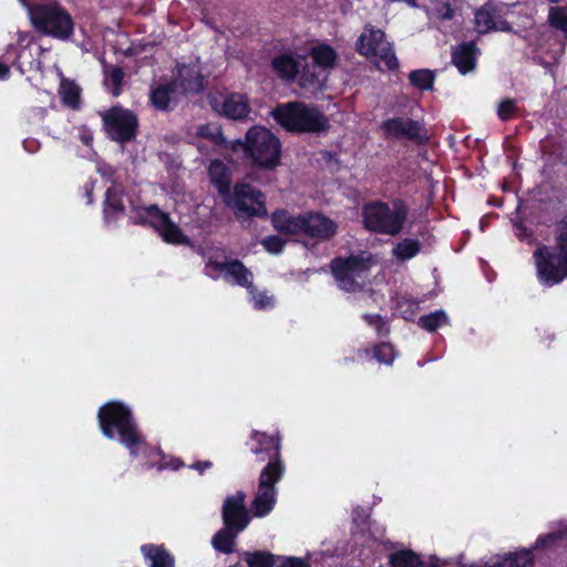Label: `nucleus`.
<instances>
[{
  "mask_svg": "<svg viewBox=\"0 0 567 567\" xmlns=\"http://www.w3.org/2000/svg\"><path fill=\"white\" fill-rule=\"evenodd\" d=\"M100 427L107 439L118 441L130 451L132 457L142 455L147 465H156L159 451L151 449L138 433L132 413L120 402H110L100 409Z\"/></svg>",
  "mask_w": 567,
  "mask_h": 567,
  "instance_id": "obj_1",
  "label": "nucleus"
},
{
  "mask_svg": "<svg viewBox=\"0 0 567 567\" xmlns=\"http://www.w3.org/2000/svg\"><path fill=\"white\" fill-rule=\"evenodd\" d=\"M556 251L539 245L533 254L537 279L545 287L556 286L567 278V224L558 230Z\"/></svg>",
  "mask_w": 567,
  "mask_h": 567,
  "instance_id": "obj_2",
  "label": "nucleus"
},
{
  "mask_svg": "<svg viewBox=\"0 0 567 567\" xmlns=\"http://www.w3.org/2000/svg\"><path fill=\"white\" fill-rule=\"evenodd\" d=\"M236 144L241 146L255 166L275 169L280 163L281 143L270 130L264 126L249 128L245 141L238 140Z\"/></svg>",
  "mask_w": 567,
  "mask_h": 567,
  "instance_id": "obj_3",
  "label": "nucleus"
},
{
  "mask_svg": "<svg viewBox=\"0 0 567 567\" xmlns=\"http://www.w3.org/2000/svg\"><path fill=\"white\" fill-rule=\"evenodd\" d=\"M246 494L241 491L228 496L223 506L225 528L213 537L212 544L218 551L228 554L234 550L235 538L249 524V515L245 506Z\"/></svg>",
  "mask_w": 567,
  "mask_h": 567,
  "instance_id": "obj_4",
  "label": "nucleus"
},
{
  "mask_svg": "<svg viewBox=\"0 0 567 567\" xmlns=\"http://www.w3.org/2000/svg\"><path fill=\"white\" fill-rule=\"evenodd\" d=\"M272 115L278 124L291 132H320L328 124L320 110L300 102L281 104L272 111Z\"/></svg>",
  "mask_w": 567,
  "mask_h": 567,
  "instance_id": "obj_5",
  "label": "nucleus"
},
{
  "mask_svg": "<svg viewBox=\"0 0 567 567\" xmlns=\"http://www.w3.org/2000/svg\"><path fill=\"white\" fill-rule=\"evenodd\" d=\"M274 227L286 235L306 234L318 239H327L334 235L337 226L321 214L292 216L279 210L272 215Z\"/></svg>",
  "mask_w": 567,
  "mask_h": 567,
  "instance_id": "obj_6",
  "label": "nucleus"
},
{
  "mask_svg": "<svg viewBox=\"0 0 567 567\" xmlns=\"http://www.w3.org/2000/svg\"><path fill=\"white\" fill-rule=\"evenodd\" d=\"M33 27L48 35L68 40L74 30L71 16L58 4L28 7Z\"/></svg>",
  "mask_w": 567,
  "mask_h": 567,
  "instance_id": "obj_7",
  "label": "nucleus"
},
{
  "mask_svg": "<svg viewBox=\"0 0 567 567\" xmlns=\"http://www.w3.org/2000/svg\"><path fill=\"white\" fill-rule=\"evenodd\" d=\"M362 215L367 229L394 236L402 229L406 218V210L399 203L390 206L384 203L373 202L363 207Z\"/></svg>",
  "mask_w": 567,
  "mask_h": 567,
  "instance_id": "obj_8",
  "label": "nucleus"
},
{
  "mask_svg": "<svg viewBox=\"0 0 567 567\" xmlns=\"http://www.w3.org/2000/svg\"><path fill=\"white\" fill-rule=\"evenodd\" d=\"M370 267L371 258L365 252L347 258H337L331 265L337 285L344 291L361 289L369 277Z\"/></svg>",
  "mask_w": 567,
  "mask_h": 567,
  "instance_id": "obj_9",
  "label": "nucleus"
},
{
  "mask_svg": "<svg viewBox=\"0 0 567 567\" xmlns=\"http://www.w3.org/2000/svg\"><path fill=\"white\" fill-rule=\"evenodd\" d=\"M360 54L371 59L379 69L393 70L398 66V60L384 32L367 25L358 40Z\"/></svg>",
  "mask_w": 567,
  "mask_h": 567,
  "instance_id": "obj_10",
  "label": "nucleus"
},
{
  "mask_svg": "<svg viewBox=\"0 0 567 567\" xmlns=\"http://www.w3.org/2000/svg\"><path fill=\"white\" fill-rule=\"evenodd\" d=\"M132 218L138 224H150L164 241L168 244H188V238L181 231L178 226L169 219L167 214L161 212L155 205L136 208Z\"/></svg>",
  "mask_w": 567,
  "mask_h": 567,
  "instance_id": "obj_11",
  "label": "nucleus"
},
{
  "mask_svg": "<svg viewBox=\"0 0 567 567\" xmlns=\"http://www.w3.org/2000/svg\"><path fill=\"white\" fill-rule=\"evenodd\" d=\"M284 473L278 465H266L261 470L258 489L252 502L255 516L264 517L272 511L277 499L275 485L281 480Z\"/></svg>",
  "mask_w": 567,
  "mask_h": 567,
  "instance_id": "obj_12",
  "label": "nucleus"
},
{
  "mask_svg": "<svg viewBox=\"0 0 567 567\" xmlns=\"http://www.w3.org/2000/svg\"><path fill=\"white\" fill-rule=\"evenodd\" d=\"M272 69L278 76L291 80L296 76L302 86L312 85L318 82V73L310 70L307 56L281 54L272 60ZM316 69V66H313Z\"/></svg>",
  "mask_w": 567,
  "mask_h": 567,
  "instance_id": "obj_13",
  "label": "nucleus"
},
{
  "mask_svg": "<svg viewBox=\"0 0 567 567\" xmlns=\"http://www.w3.org/2000/svg\"><path fill=\"white\" fill-rule=\"evenodd\" d=\"M226 197L227 203L238 210V217L241 215L264 216L267 213L264 195L247 184L236 185L234 195Z\"/></svg>",
  "mask_w": 567,
  "mask_h": 567,
  "instance_id": "obj_14",
  "label": "nucleus"
},
{
  "mask_svg": "<svg viewBox=\"0 0 567 567\" xmlns=\"http://www.w3.org/2000/svg\"><path fill=\"white\" fill-rule=\"evenodd\" d=\"M109 135L117 142L130 141L135 133L136 117L127 110L113 107L104 115Z\"/></svg>",
  "mask_w": 567,
  "mask_h": 567,
  "instance_id": "obj_15",
  "label": "nucleus"
},
{
  "mask_svg": "<svg viewBox=\"0 0 567 567\" xmlns=\"http://www.w3.org/2000/svg\"><path fill=\"white\" fill-rule=\"evenodd\" d=\"M250 451L258 456L259 462L267 461V465H278L281 472H285V465L281 460L280 437L278 435L272 436L262 432H252Z\"/></svg>",
  "mask_w": 567,
  "mask_h": 567,
  "instance_id": "obj_16",
  "label": "nucleus"
},
{
  "mask_svg": "<svg viewBox=\"0 0 567 567\" xmlns=\"http://www.w3.org/2000/svg\"><path fill=\"white\" fill-rule=\"evenodd\" d=\"M382 128L388 137L396 140H412L421 142L426 138L421 124L417 121L404 117H391L382 123Z\"/></svg>",
  "mask_w": 567,
  "mask_h": 567,
  "instance_id": "obj_17",
  "label": "nucleus"
},
{
  "mask_svg": "<svg viewBox=\"0 0 567 567\" xmlns=\"http://www.w3.org/2000/svg\"><path fill=\"white\" fill-rule=\"evenodd\" d=\"M206 269L210 276H213V271H216L224 276L226 280L250 288L252 274L238 260L219 262L208 257Z\"/></svg>",
  "mask_w": 567,
  "mask_h": 567,
  "instance_id": "obj_18",
  "label": "nucleus"
},
{
  "mask_svg": "<svg viewBox=\"0 0 567 567\" xmlns=\"http://www.w3.org/2000/svg\"><path fill=\"white\" fill-rule=\"evenodd\" d=\"M173 85L182 92L202 91L204 89V75L199 62L196 61L189 65H179Z\"/></svg>",
  "mask_w": 567,
  "mask_h": 567,
  "instance_id": "obj_19",
  "label": "nucleus"
},
{
  "mask_svg": "<svg viewBox=\"0 0 567 567\" xmlns=\"http://www.w3.org/2000/svg\"><path fill=\"white\" fill-rule=\"evenodd\" d=\"M483 567H535L532 549L518 548L491 557Z\"/></svg>",
  "mask_w": 567,
  "mask_h": 567,
  "instance_id": "obj_20",
  "label": "nucleus"
},
{
  "mask_svg": "<svg viewBox=\"0 0 567 567\" xmlns=\"http://www.w3.org/2000/svg\"><path fill=\"white\" fill-rule=\"evenodd\" d=\"M475 27L478 33L509 31L508 23L503 19L499 10L492 4H485L476 12Z\"/></svg>",
  "mask_w": 567,
  "mask_h": 567,
  "instance_id": "obj_21",
  "label": "nucleus"
},
{
  "mask_svg": "<svg viewBox=\"0 0 567 567\" xmlns=\"http://www.w3.org/2000/svg\"><path fill=\"white\" fill-rule=\"evenodd\" d=\"M477 49L473 42L462 43L453 50L452 60L460 73L467 74L476 65Z\"/></svg>",
  "mask_w": 567,
  "mask_h": 567,
  "instance_id": "obj_22",
  "label": "nucleus"
},
{
  "mask_svg": "<svg viewBox=\"0 0 567 567\" xmlns=\"http://www.w3.org/2000/svg\"><path fill=\"white\" fill-rule=\"evenodd\" d=\"M215 107L219 113L234 120H241L249 113L247 99L237 93L226 96L220 106L215 105Z\"/></svg>",
  "mask_w": 567,
  "mask_h": 567,
  "instance_id": "obj_23",
  "label": "nucleus"
},
{
  "mask_svg": "<svg viewBox=\"0 0 567 567\" xmlns=\"http://www.w3.org/2000/svg\"><path fill=\"white\" fill-rule=\"evenodd\" d=\"M336 60V52L333 49L326 44H320L311 49L309 61L310 70L316 66L318 79L321 75V71L333 65Z\"/></svg>",
  "mask_w": 567,
  "mask_h": 567,
  "instance_id": "obj_24",
  "label": "nucleus"
},
{
  "mask_svg": "<svg viewBox=\"0 0 567 567\" xmlns=\"http://www.w3.org/2000/svg\"><path fill=\"white\" fill-rule=\"evenodd\" d=\"M141 551L150 567H174V559L161 545L147 544L141 547Z\"/></svg>",
  "mask_w": 567,
  "mask_h": 567,
  "instance_id": "obj_25",
  "label": "nucleus"
},
{
  "mask_svg": "<svg viewBox=\"0 0 567 567\" xmlns=\"http://www.w3.org/2000/svg\"><path fill=\"white\" fill-rule=\"evenodd\" d=\"M209 176L218 192L226 198L230 193V173L228 167L220 161H213L209 165Z\"/></svg>",
  "mask_w": 567,
  "mask_h": 567,
  "instance_id": "obj_26",
  "label": "nucleus"
},
{
  "mask_svg": "<svg viewBox=\"0 0 567 567\" xmlns=\"http://www.w3.org/2000/svg\"><path fill=\"white\" fill-rule=\"evenodd\" d=\"M176 87L172 84H161L152 89L151 101L157 110H166L174 97Z\"/></svg>",
  "mask_w": 567,
  "mask_h": 567,
  "instance_id": "obj_27",
  "label": "nucleus"
},
{
  "mask_svg": "<svg viewBox=\"0 0 567 567\" xmlns=\"http://www.w3.org/2000/svg\"><path fill=\"white\" fill-rule=\"evenodd\" d=\"M564 543H567V527L540 535L529 549L534 554V550L551 548Z\"/></svg>",
  "mask_w": 567,
  "mask_h": 567,
  "instance_id": "obj_28",
  "label": "nucleus"
},
{
  "mask_svg": "<svg viewBox=\"0 0 567 567\" xmlns=\"http://www.w3.org/2000/svg\"><path fill=\"white\" fill-rule=\"evenodd\" d=\"M392 567H421L420 557L409 549L396 550L389 556Z\"/></svg>",
  "mask_w": 567,
  "mask_h": 567,
  "instance_id": "obj_29",
  "label": "nucleus"
},
{
  "mask_svg": "<svg viewBox=\"0 0 567 567\" xmlns=\"http://www.w3.org/2000/svg\"><path fill=\"white\" fill-rule=\"evenodd\" d=\"M447 323L449 317L443 310H437L427 316H423L419 320L420 327L429 332H433Z\"/></svg>",
  "mask_w": 567,
  "mask_h": 567,
  "instance_id": "obj_30",
  "label": "nucleus"
},
{
  "mask_svg": "<svg viewBox=\"0 0 567 567\" xmlns=\"http://www.w3.org/2000/svg\"><path fill=\"white\" fill-rule=\"evenodd\" d=\"M420 251V243L415 239H403L393 248V255L400 260L413 258Z\"/></svg>",
  "mask_w": 567,
  "mask_h": 567,
  "instance_id": "obj_31",
  "label": "nucleus"
},
{
  "mask_svg": "<svg viewBox=\"0 0 567 567\" xmlns=\"http://www.w3.org/2000/svg\"><path fill=\"white\" fill-rule=\"evenodd\" d=\"M196 135L214 145H224L225 138L221 134L220 126L217 124L200 125L196 128Z\"/></svg>",
  "mask_w": 567,
  "mask_h": 567,
  "instance_id": "obj_32",
  "label": "nucleus"
},
{
  "mask_svg": "<svg viewBox=\"0 0 567 567\" xmlns=\"http://www.w3.org/2000/svg\"><path fill=\"white\" fill-rule=\"evenodd\" d=\"M124 209L120 192L115 188H109L105 197L104 213L106 219L113 218L117 213H122Z\"/></svg>",
  "mask_w": 567,
  "mask_h": 567,
  "instance_id": "obj_33",
  "label": "nucleus"
},
{
  "mask_svg": "<svg viewBox=\"0 0 567 567\" xmlns=\"http://www.w3.org/2000/svg\"><path fill=\"white\" fill-rule=\"evenodd\" d=\"M60 94L68 106L75 107L78 105L80 89L74 82L63 79L60 84Z\"/></svg>",
  "mask_w": 567,
  "mask_h": 567,
  "instance_id": "obj_34",
  "label": "nucleus"
},
{
  "mask_svg": "<svg viewBox=\"0 0 567 567\" xmlns=\"http://www.w3.org/2000/svg\"><path fill=\"white\" fill-rule=\"evenodd\" d=\"M245 561L249 567H274L275 556L262 550L246 553Z\"/></svg>",
  "mask_w": 567,
  "mask_h": 567,
  "instance_id": "obj_35",
  "label": "nucleus"
},
{
  "mask_svg": "<svg viewBox=\"0 0 567 567\" xmlns=\"http://www.w3.org/2000/svg\"><path fill=\"white\" fill-rule=\"evenodd\" d=\"M123 72L118 68H111L105 74V86L114 95L117 96L121 92V85L123 82Z\"/></svg>",
  "mask_w": 567,
  "mask_h": 567,
  "instance_id": "obj_36",
  "label": "nucleus"
},
{
  "mask_svg": "<svg viewBox=\"0 0 567 567\" xmlns=\"http://www.w3.org/2000/svg\"><path fill=\"white\" fill-rule=\"evenodd\" d=\"M409 79L412 85L421 90H429L433 85L434 75L429 70H416L410 73Z\"/></svg>",
  "mask_w": 567,
  "mask_h": 567,
  "instance_id": "obj_37",
  "label": "nucleus"
},
{
  "mask_svg": "<svg viewBox=\"0 0 567 567\" xmlns=\"http://www.w3.org/2000/svg\"><path fill=\"white\" fill-rule=\"evenodd\" d=\"M548 19L550 24L563 31L567 38V6L551 8L549 10Z\"/></svg>",
  "mask_w": 567,
  "mask_h": 567,
  "instance_id": "obj_38",
  "label": "nucleus"
},
{
  "mask_svg": "<svg viewBox=\"0 0 567 567\" xmlns=\"http://www.w3.org/2000/svg\"><path fill=\"white\" fill-rule=\"evenodd\" d=\"M249 293L251 295V300L254 302V307L256 309H268L274 307L275 300L272 296H269L266 291H258L250 285V288H247Z\"/></svg>",
  "mask_w": 567,
  "mask_h": 567,
  "instance_id": "obj_39",
  "label": "nucleus"
},
{
  "mask_svg": "<svg viewBox=\"0 0 567 567\" xmlns=\"http://www.w3.org/2000/svg\"><path fill=\"white\" fill-rule=\"evenodd\" d=\"M373 353L378 362L384 364H391L396 357L393 346L386 342L377 346Z\"/></svg>",
  "mask_w": 567,
  "mask_h": 567,
  "instance_id": "obj_40",
  "label": "nucleus"
},
{
  "mask_svg": "<svg viewBox=\"0 0 567 567\" xmlns=\"http://www.w3.org/2000/svg\"><path fill=\"white\" fill-rule=\"evenodd\" d=\"M430 18L450 20L453 17V9L446 0H440L437 4L427 10Z\"/></svg>",
  "mask_w": 567,
  "mask_h": 567,
  "instance_id": "obj_41",
  "label": "nucleus"
},
{
  "mask_svg": "<svg viewBox=\"0 0 567 567\" xmlns=\"http://www.w3.org/2000/svg\"><path fill=\"white\" fill-rule=\"evenodd\" d=\"M517 106L514 100H504L497 106V115L502 121H508L516 116Z\"/></svg>",
  "mask_w": 567,
  "mask_h": 567,
  "instance_id": "obj_42",
  "label": "nucleus"
},
{
  "mask_svg": "<svg viewBox=\"0 0 567 567\" xmlns=\"http://www.w3.org/2000/svg\"><path fill=\"white\" fill-rule=\"evenodd\" d=\"M285 241L279 236H269L262 240V246L270 254H279L284 248Z\"/></svg>",
  "mask_w": 567,
  "mask_h": 567,
  "instance_id": "obj_43",
  "label": "nucleus"
},
{
  "mask_svg": "<svg viewBox=\"0 0 567 567\" xmlns=\"http://www.w3.org/2000/svg\"><path fill=\"white\" fill-rule=\"evenodd\" d=\"M363 318L368 322V324L374 326L379 333H382L383 331L388 332V329L385 328V323L382 321L380 316L364 315Z\"/></svg>",
  "mask_w": 567,
  "mask_h": 567,
  "instance_id": "obj_44",
  "label": "nucleus"
},
{
  "mask_svg": "<svg viewBox=\"0 0 567 567\" xmlns=\"http://www.w3.org/2000/svg\"><path fill=\"white\" fill-rule=\"evenodd\" d=\"M279 567H310L309 564L301 558L287 557L282 560Z\"/></svg>",
  "mask_w": 567,
  "mask_h": 567,
  "instance_id": "obj_45",
  "label": "nucleus"
},
{
  "mask_svg": "<svg viewBox=\"0 0 567 567\" xmlns=\"http://www.w3.org/2000/svg\"><path fill=\"white\" fill-rule=\"evenodd\" d=\"M80 140L85 144L90 145L93 141L92 133L87 130H82L80 133Z\"/></svg>",
  "mask_w": 567,
  "mask_h": 567,
  "instance_id": "obj_46",
  "label": "nucleus"
},
{
  "mask_svg": "<svg viewBox=\"0 0 567 567\" xmlns=\"http://www.w3.org/2000/svg\"><path fill=\"white\" fill-rule=\"evenodd\" d=\"M212 467V462L205 461V462H197L192 465V468L197 470L198 472L203 473L205 470Z\"/></svg>",
  "mask_w": 567,
  "mask_h": 567,
  "instance_id": "obj_47",
  "label": "nucleus"
},
{
  "mask_svg": "<svg viewBox=\"0 0 567 567\" xmlns=\"http://www.w3.org/2000/svg\"><path fill=\"white\" fill-rule=\"evenodd\" d=\"M444 565V561H442L437 557H431L429 561V567H442Z\"/></svg>",
  "mask_w": 567,
  "mask_h": 567,
  "instance_id": "obj_48",
  "label": "nucleus"
},
{
  "mask_svg": "<svg viewBox=\"0 0 567 567\" xmlns=\"http://www.w3.org/2000/svg\"><path fill=\"white\" fill-rule=\"evenodd\" d=\"M9 75V68L0 63V80L7 79Z\"/></svg>",
  "mask_w": 567,
  "mask_h": 567,
  "instance_id": "obj_49",
  "label": "nucleus"
},
{
  "mask_svg": "<svg viewBox=\"0 0 567 567\" xmlns=\"http://www.w3.org/2000/svg\"><path fill=\"white\" fill-rule=\"evenodd\" d=\"M516 235L517 237L524 239L527 237L526 228H524L522 225H516Z\"/></svg>",
  "mask_w": 567,
  "mask_h": 567,
  "instance_id": "obj_50",
  "label": "nucleus"
},
{
  "mask_svg": "<svg viewBox=\"0 0 567 567\" xmlns=\"http://www.w3.org/2000/svg\"><path fill=\"white\" fill-rule=\"evenodd\" d=\"M27 38H28L27 34L20 33L19 34V43L22 44L27 40Z\"/></svg>",
  "mask_w": 567,
  "mask_h": 567,
  "instance_id": "obj_51",
  "label": "nucleus"
},
{
  "mask_svg": "<svg viewBox=\"0 0 567 567\" xmlns=\"http://www.w3.org/2000/svg\"><path fill=\"white\" fill-rule=\"evenodd\" d=\"M237 141L231 142L230 145H226V148L231 147L233 150H237L239 146L236 144Z\"/></svg>",
  "mask_w": 567,
  "mask_h": 567,
  "instance_id": "obj_52",
  "label": "nucleus"
},
{
  "mask_svg": "<svg viewBox=\"0 0 567 567\" xmlns=\"http://www.w3.org/2000/svg\"><path fill=\"white\" fill-rule=\"evenodd\" d=\"M197 147L200 152H204V144L203 143H198L197 144Z\"/></svg>",
  "mask_w": 567,
  "mask_h": 567,
  "instance_id": "obj_53",
  "label": "nucleus"
},
{
  "mask_svg": "<svg viewBox=\"0 0 567 567\" xmlns=\"http://www.w3.org/2000/svg\"><path fill=\"white\" fill-rule=\"evenodd\" d=\"M86 193H87V197H91V194H90V190L87 187H86ZM89 202H91V198H89Z\"/></svg>",
  "mask_w": 567,
  "mask_h": 567,
  "instance_id": "obj_54",
  "label": "nucleus"
},
{
  "mask_svg": "<svg viewBox=\"0 0 567 567\" xmlns=\"http://www.w3.org/2000/svg\"><path fill=\"white\" fill-rule=\"evenodd\" d=\"M173 467L174 468H178L179 467V463H176Z\"/></svg>",
  "mask_w": 567,
  "mask_h": 567,
  "instance_id": "obj_55",
  "label": "nucleus"
},
{
  "mask_svg": "<svg viewBox=\"0 0 567 567\" xmlns=\"http://www.w3.org/2000/svg\"><path fill=\"white\" fill-rule=\"evenodd\" d=\"M550 2H558L559 0H549Z\"/></svg>",
  "mask_w": 567,
  "mask_h": 567,
  "instance_id": "obj_56",
  "label": "nucleus"
},
{
  "mask_svg": "<svg viewBox=\"0 0 567 567\" xmlns=\"http://www.w3.org/2000/svg\"><path fill=\"white\" fill-rule=\"evenodd\" d=\"M421 567H423V565Z\"/></svg>",
  "mask_w": 567,
  "mask_h": 567,
  "instance_id": "obj_57",
  "label": "nucleus"
}]
</instances>
